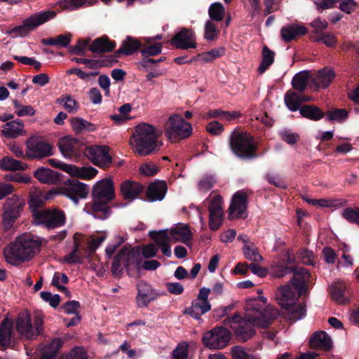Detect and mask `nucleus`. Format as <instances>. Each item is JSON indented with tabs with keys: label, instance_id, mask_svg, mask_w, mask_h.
<instances>
[{
	"label": "nucleus",
	"instance_id": "f257e3e1",
	"mask_svg": "<svg viewBox=\"0 0 359 359\" xmlns=\"http://www.w3.org/2000/svg\"><path fill=\"white\" fill-rule=\"evenodd\" d=\"M278 311L267 304L264 297L249 299L245 306L243 318L238 314L225 320L226 324L243 341H247L255 334V327H267L278 316Z\"/></svg>",
	"mask_w": 359,
	"mask_h": 359
},
{
	"label": "nucleus",
	"instance_id": "f03ea898",
	"mask_svg": "<svg viewBox=\"0 0 359 359\" xmlns=\"http://www.w3.org/2000/svg\"><path fill=\"white\" fill-rule=\"evenodd\" d=\"M41 241L31 233H24L16 238L4 249V256L8 263L16 266L29 261L41 247Z\"/></svg>",
	"mask_w": 359,
	"mask_h": 359
},
{
	"label": "nucleus",
	"instance_id": "7ed1b4c3",
	"mask_svg": "<svg viewBox=\"0 0 359 359\" xmlns=\"http://www.w3.org/2000/svg\"><path fill=\"white\" fill-rule=\"evenodd\" d=\"M114 183L111 177H107L97 181L92 189L93 203L92 214L95 218L105 219L111 213L108 204L115 199Z\"/></svg>",
	"mask_w": 359,
	"mask_h": 359
},
{
	"label": "nucleus",
	"instance_id": "20e7f679",
	"mask_svg": "<svg viewBox=\"0 0 359 359\" xmlns=\"http://www.w3.org/2000/svg\"><path fill=\"white\" fill-rule=\"evenodd\" d=\"M309 278L310 275L305 269H294L290 284L297 294L292 290L289 285L280 287L276 293L278 304L284 309H291L298 297L306 292Z\"/></svg>",
	"mask_w": 359,
	"mask_h": 359
},
{
	"label": "nucleus",
	"instance_id": "39448f33",
	"mask_svg": "<svg viewBox=\"0 0 359 359\" xmlns=\"http://www.w3.org/2000/svg\"><path fill=\"white\" fill-rule=\"evenodd\" d=\"M158 137L153 126L142 123L135 127L130 144L140 156H145L158 149Z\"/></svg>",
	"mask_w": 359,
	"mask_h": 359
},
{
	"label": "nucleus",
	"instance_id": "423d86ee",
	"mask_svg": "<svg viewBox=\"0 0 359 359\" xmlns=\"http://www.w3.org/2000/svg\"><path fill=\"white\" fill-rule=\"evenodd\" d=\"M55 16L56 12L54 11H41L34 13L29 18L24 20L22 25L14 27L8 31L7 33L10 35L14 34L15 36H26L30 32Z\"/></svg>",
	"mask_w": 359,
	"mask_h": 359
},
{
	"label": "nucleus",
	"instance_id": "0eeeda50",
	"mask_svg": "<svg viewBox=\"0 0 359 359\" xmlns=\"http://www.w3.org/2000/svg\"><path fill=\"white\" fill-rule=\"evenodd\" d=\"M43 318L36 316L34 318V325L32 323L31 315L29 313H20L16 322L18 332L27 339L34 340L43 333Z\"/></svg>",
	"mask_w": 359,
	"mask_h": 359
},
{
	"label": "nucleus",
	"instance_id": "6e6552de",
	"mask_svg": "<svg viewBox=\"0 0 359 359\" xmlns=\"http://www.w3.org/2000/svg\"><path fill=\"white\" fill-rule=\"evenodd\" d=\"M230 146L232 151L240 158H252L255 156L252 137L247 133L234 131L231 136Z\"/></svg>",
	"mask_w": 359,
	"mask_h": 359
},
{
	"label": "nucleus",
	"instance_id": "1a4fd4ad",
	"mask_svg": "<svg viewBox=\"0 0 359 359\" xmlns=\"http://www.w3.org/2000/svg\"><path fill=\"white\" fill-rule=\"evenodd\" d=\"M25 205V201L16 195H13L6 199L3 207L4 212L2 214V224L6 230L12 228L20 217Z\"/></svg>",
	"mask_w": 359,
	"mask_h": 359
},
{
	"label": "nucleus",
	"instance_id": "9d476101",
	"mask_svg": "<svg viewBox=\"0 0 359 359\" xmlns=\"http://www.w3.org/2000/svg\"><path fill=\"white\" fill-rule=\"evenodd\" d=\"M149 234L151 238L161 247L162 253L166 257H170L171 249L170 243H175L180 240V223L170 230L151 231Z\"/></svg>",
	"mask_w": 359,
	"mask_h": 359
},
{
	"label": "nucleus",
	"instance_id": "9b49d317",
	"mask_svg": "<svg viewBox=\"0 0 359 359\" xmlns=\"http://www.w3.org/2000/svg\"><path fill=\"white\" fill-rule=\"evenodd\" d=\"M109 149L107 145L86 146L84 155L93 165L102 169H107L112 164V157L109 154Z\"/></svg>",
	"mask_w": 359,
	"mask_h": 359
},
{
	"label": "nucleus",
	"instance_id": "f8f14e48",
	"mask_svg": "<svg viewBox=\"0 0 359 359\" xmlns=\"http://www.w3.org/2000/svg\"><path fill=\"white\" fill-rule=\"evenodd\" d=\"M231 337V332L228 329L216 327L204 334L203 342L209 348L219 349L229 344Z\"/></svg>",
	"mask_w": 359,
	"mask_h": 359
},
{
	"label": "nucleus",
	"instance_id": "ddd939ff",
	"mask_svg": "<svg viewBox=\"0 0 359 359\" xmlns=\"http://www.w3.org/2000/svg\"><path fill=\"white\" fill-rule=\"evenodd\" d=\"M65 222V214L58 208H45L41 213L36 215L35 223L42 224L48 229L61 227Z\"/></svg>",
	"mask_w": 359,
	"mask_h": 359
},
{
	"label": "nucleus",
	"instance_id": "4468645a",
	"mask_svg": "<svg viewBox=\"0 0 359 359\" xmlns=\"http://www.w3.org/2000/svg\"><path fill=\"white\" fill-rule=\"evenodd\" d=\"M27 155L32 158H43L53 154V146L43 137L32 136L26 142Z\"/></svg>",
	"mask_w": 359,
	"mask_h": 359
},
{
	"label": "nucleus",
	"instance_id": "2eb2a0df",
	"mask_svg": "<svg viewBox=\"0 0 359 359\" xmlns=\"http://www.w3.org/2000/svg\"><path fill=\"white\" fill-rule=\"evenodd\" d=\"M58 147L66 158H79L85 154L86 145L82 140L67 135L60 139Z\"/></svg>",
	"mask_w": 359,
	"mask_h": 359
},
{
	"label": "nucleus",
	"instance_id": "dca6fc26",
	"mask_svg": "<svg viewBox=\"0 0 359 359\" xmlns=\"http://www.w3.org/2000/svg\"><path fill=\"white\" fill-rule=\"evenodd\" d=\"M62 182L64 185L59 188L58 193L67 196L75 203L79 202V198H84L88 194V187L76 178L68 179L66 181L63 179Z\"/></svg>",
	"mask_w": 359,
	"mask_h": 359
},
{
	"label": "nucleus",
	"instance_id": "f3484780",
	"mask_svg": "<svg viewBox=\"0 0 359 359\" xmlns=\"http://www.w3.org/2000/svg\"><path fill=\"white\" fill-rule=\"evenodd\" d=\"M137 289L136 300L137 306L140 308L147 307L151 302L155 300L158 296V294L151 286L143 280L137 284Z\"/></svg>",
	"mask_w": 359,
	"mask_h": 359
},
{
	"label": "nucleus",
	"instance_id": "a211bd4d",
	"mask_svg": "<svg viewBox=\"0 0 359 359\" xmlns=\"http://www.w3.org/2000/svg\"><path fill=\"white\" fill-rule=\"evenodd\" d=\"M247 204V195L243 191H237L233 196L231 205L229 209V217L233 219L243 217Z\"/></svg>",
	"mask_w": 359,
	"mask_h": 359
},
{
	"label": "nucleus",
	"instance_id": "6ab92c4d",
	"mask_svg": "<svg viewBox=\"0 0 359 359\" xmlns=\"http://www.w3.org/2000/svg\"><path fill=\"white\" fill-rule=\"evenodd\" d=\"M34 176L40 182L48 184H56L62 183L63 175L50 168L41 167L34 172Z\"/></svg>",
	"mask_w": 359,
	"mask_h": 359
},
{
	"label": "nucleus",
	"instance_id": "aec40b11",
	"mask_svg": "<svg viewBox=\"0 0 359 359\" xmlns=\"http://www.w3.org/2000/svg\"><path fill=\"white\" fill-rule=\"evenodd\" d=\"M329 291L332 299L336 303L342 304L348 301L346 296L347 286L343 280H335L329 287Z\"/></svg>",
	"mask_w": 359,
	"mask_h": 359
},
{
	"label": "nucleus",
	"instance_id": "412c9836",
	"mask_svg": "<svg viewBox=\"0 0 359 359\" xmlns=\"http://www.w3.org/2000/svg\"><path fill=\"white\" fill-rule=\"evenodd\" d=\"M116 43L111 41L107 35L96 38L89 46V50L96 54L109 53L114 50Z\"/></svg>",
	"mask_w": 359,
	"mask_h": 359
},
{
	"label": "nucleus",
	"instance_id": "4be33fe9",
	"mask_svg": "<svg viewBox=\"0 0 359 359\" xmlns=\"http://www.w3.org/2000/svg\"><path fill=\"white\" fill-rule=\"evenodd\" d=\"M143 186L138 182L126 180L121 184V194L125 200L133 201L143 191Z\"/></svg>",
	"mask_w": 359,
	"mask_h": 359
},
{
	"label": "nucleus",
	"instance_id": "5701e85b",
	"mask_svg": "<svg viewBox=\"0 0 359 359\" xmlns=\"http://www.w3.org/2000/svg\"><path fill=\"white\" fill-rule=\"evenodd\" d=\"M165 135L172 142H177L180 140V114L171 115L165 123Z\"/></svg>",
	"mask_w": 359,
	"mask_h": 359
},
{
	"label": "nucleus",
	"instance_id": "b1692460",
	"mask_svg": "<svg viewBox=\"0 0 359 359\" xmlns=\"http://www.w3.org/2000/svg\"><path fill=\"white\" fill-rule=\"evenodd\" d=\"M65 172L72 177H76L83 180H90L96 176L98 171L93 167H77L73 165H64Z\"/></svg>",
	"mask_w": 359,
	"mask_h": 359
},
{
	"label": "nucleus",
	"instance_id": "393cba45",
	"mask_svg": "<svg viewBox=\"0 0 359 359\" xmlns=\"http://www.w3.org/2000/svg\"><path fill=\"white\" fill-rule=\"evenodd\" d=\"M307 29L300 23H292L283 27L280 29L281 36L286 42L291 41L297 36L304 35Z\"/></svg>",
	"mask_w": 359,
	"mask_h": 359
},
{
	"label": "nucleus",
	"instance_id": "a878e982",
	"mask_svg": "<svg viewBox=\"0 0 359 359\" xmlns=\"http://www.w3.org/2000/svg\"><path fill=\"white\" fill-rule=\"evenodd\" d=\"M142 44L138 39L128 36L121 43L120 48L114 52L116 57H121V55H130L137 51Z\"/></svg>",
	"mask_w": 359,
	"mask_h": 359
},
{
	"label": "nucleus",
	"instance_id": "bb28decb",
	"mask_svg": "<svg viewBox=\"0 0 359 359\" xmlns=\"http://www.w3.org/2000/svg\"><path fill=\"white\" fill-rule=\"evenodd\" d=\"M167 191V184L165 181H156L149 184L146 196L151 202L161 201Z\"/></svg>",
	"mask_w": 359,
	"mask_h": 359
},
{
	"label": "nucleus",
	"instance_id": "cd10ccee",
	"mask_svg": "<svg viewBox=\"0 0 359 359\" xmlns=\"http://www.w3.org/2000/svg\"><path fill=\"white\" fill-rule=\"evenodd\" d=\"M334 77V72L331 69L324 68L319 70L315 77L312 76L314 90L318 88H326L328 87Z\"/></svg>",
	"mask_w": 359,
	"mask_h": 359
},
{
	"label": "nucleus",
	"instance_id": "c85d7f7f",
	"mask_svg": "<svg viewBox=\"0 0 359 359\" xmlns=\"http://www.w3.org/2000/svg\"><path fill=\"white\" fill-rule=\"evenodd\" d=\"M126 250L124 255V267L127 269L128 273L133 269L139 270L142 266V259L140 253L133 249L128 250L126 247L123 248Z\"/></svg>",
	"mask_w": 359,
	"mask_h": 359
},
{
	"label": "nucleus",
	"instance_id": "c756f323",
	"mask_svg": "<svg viewBox=\"0 0 359 359\" xmlns=\"http://www.w3.org/2000/svg\"><path fill=\"white\" fill-rule=\"evenodd\" d=\"M312 348L320 349H329L332 346L330 337L325 332H317L313 334L309 340Z\"/></svg>",
	"mask_w": 359,
	"mask_h": 359
},
{
	"label": "nucleus",
	"instance_id": "7c9ffc66",
	"mask_svg": "<svg viewBox=\"0 0 359 359\" xmlns=\"http://www.w3.org/2000/svg\"><path fill=\"white\" fill-rule=\"evenodd\" d=\"M13 323L8 318H4L0 325V345L4 348H8L12 340Z\"/></svg>",
	"mask_w": 359,
	"mask_h": 359
},
{
	"label": "nucleus",
	"instance_id": "2f4dec72",
	"mask_svg": "<svg viewBox=\"0 0 359 359\" xmlns=\"http://www.w3.org/2000/svg\"><path fill=\"white\" fill-rule=\"evenodd\" d=\"M226 49L223 46L212 48L208 51L203 52L196 56V60L203 63L212 62L217 58L224 55Z\"/></svg>",
	"mask_w": 359,
	"mask_h": 359
},
{
	"label": "nucleus",
	"instance_id": "473e14b6",
	"mask_svg": "<svg viewBox=\"0 0 359 359\" xmlns=\"http://www.w3.org/2000/svg\"><path fill=\"white\" fill-rule=\"evenodd\" d=\"M81 233H76L73 236L74 245L72 252L64 257V261L69 264L76 263H82V258L79 255L80 253V243L79 238Z\"/></svg>",
	"mask_w": 359,
	"mask_h": 359
},
{
	"label": "nucleus",
	"instance_id": "72a5a7b5",
	"mask_svg": "<svg viewBox=\"0 0 359 359\" xmlns=\"http://www.w3.org/2000/svg\"><path fill=\"white\" fill-rule=\"evenodd\" d=\"M196 47L195 32L190 29L181 28V49L196 48Z\"/></svg>",
	"mask_w": 359,
	"mask_h": 359
},
{
	"label": "nucleus",
	"instance_id": "f704fd0d",
	"mask_svg": "<svg viewBox=\"0 0 359 359\" xmlns=\"http://www.w3.org/2000/svg\"><path fill=\"white\" fill-rule=\"evenodd\" d=\"M310 82H312L311 73L309 71H302L294 75L292 84L295 89L303 91Z\"/></svg>",
	"mask_w": 359,
	"mask_h": 359
},
{
	"label": "nucleus",
	"instance_id": "c9c22d12",
	"mask_svg": "<svg viewBox=\"0 0 359 359\" xmlns=\"http://www.w3.org/2000/svg\"><path fill=\"white\" fill-rule=\"evenodd\" d=\"M97 3V0H60L57 4L60 9L74 11L85 6H92Z\"/></svg>",
	"mask_w": 359,
	"mask_h": 359
},
{
	"label": "nucleus",
	"instance_id": "e433bc0d",
	"mask_svg": "<svg viewBox=\"0 0 359 359\" xmlns=\"http://www.w3.org/2000/svg\"><path fill=\"white\" fill-rule=\"evenodd\" d=\"M72 35L70 34H60L56 37H50L42 39L41 43L45 46H57L59 48H66L71 41Z\"/></svg>",
	"mask_w": 359,
	"mask_h": 359
},
{
	"label": "nucleus",
	"instance_id": "4c0bfd02",
	"mask_svg": "<svg viewBox=\"0 0 359 359\" xmlns=\"http://www.w3.org/2000/svg\"><path fill=\"white\" fill-rule=\"evenodd\" d=\"M71 126L76 134H80L85 131L93 132L95 130L94 124L84 120L82 118L74 117L70 120Z\"/></svg>",
	"mask_w": 359,
	"mask_h": 359
},
{
	"label": "nucleus",
	"instance_id": "58836bf2",
	"mask_svg": "<svg viewBox=\"0 0 359 359\" xmlns=\"http://www.w3.org/2000/svg\"><path fill=\"white\" fill-rule=\"evenodd\" d=\"M6 126L3 134L8 138H16L21 134L24 125L21 120L17 119L6 123Z\"/></svg>",
	"mask_w": 359,
	"mask_h": 359
},
{
	"label": "nucleus",
	"instance_id": "ea45409f",
	"mask_svg": "<svg viewBox=\"0 0 359 359\" xmlns=\"http://www.w3.org/2000/svg\"><path fill=\"white\" fill-rule=\"evenodd\" d=\"M275 53L264 46L262 51V61L258 67V72L263 74L273 63Z\"/></svg>",
	"mask_w": 359,
	"mask_h": 359
},
{
	"label": "nucleus",
	"instance_id": "a19ab883",
	"mask_svg": "<svg viewBox=\"0 0 359 359\" xmlns=\"http://www.w3.org/2000/svg\"><path fill=\"white\" fill-rule=\"evenodd\" d=\"M304 200L309 204L314 205L318 208H337L339 206L341 203L338 199L334 198H320L314 199L304 197Z\"/></svg>",
	"mask_w": 359,
	"mask_h": 359
},
{
	"label": "nucleus",
	"instance_id": "79ce46f5",
	"mask_svg": "<svg viewBox=\"0 0 359 359\" xmlns=\"http://www.w3.org/2000/svg\"><path fill=\"white\" fill-rule=\"evenodd\" d=\"M0 168L5 170H24L27 168V165L20 161L6 156L0 161Z\"/></svg>",
	"mask_w": 359,
	"mask_h": 359
},
{
	"label": "nucleus",
	"instance_id": "37998d69",
	"mask_svg": "<svg viewBox=\"0 0 359 359\" xmlns=\"http://www.w3.org/2000/svg\"><path fill=\"white\" fill-rule=\"evenodd\" d=\"M301 115L313 121H318L324 116L320 108L314 105H304L299 109Z\"/></svg>",
	"mask_w": 359,
	"mask_h": 359
},
{
	"label": "nucleus",
	"instance_id": "c03bdc74",
	"mask_svg": "<svg viewBox=\"0 0 359 359\" xmlns=\"http://www.w3.org/2000/svg\"><path fill=\"white\" fill-rule=\"evenodd\" d=\"M243 251L245 257L254 263L260 262L263 260L262 257L253 243H246V245H244L243 248Z\"/></svg>",
	"mask_w": 359,
	"mask_h": 359
},
{
	"label": "nucleus",
	"instance_id": "a18cd8bd",
	"mask_svg": "<svg viewBox=\"0 0 359 359\" xmlns=\"http://www.w3.org/2000/svg\"><path fill=\"white\" fill-rule=\"evenodd\" d=\"M57 102L63 104L69 113H75L79 109V103L71 95H63L57 100Z\"/></svg>",
	"mask_w": 359,
	"mask_h": 359
},
{
	"label": "nucleus",
	"instance_id": "49530a36",
	"mask_svg": "<svg viewBox=\"0 0 359 359\" xmlns=\"http://www.w3.org/2000/svg\"><path fill=\"white\" fill-rule=\"evenodd\" d=\"M285 102L288 109L292 111L299 109L301 104L299 93L288 91L285 95Z\"/></svg>",
	"mask_w": 359,
	"mask_h": 359
},
{
	"label": "nucleus",
	"instance_id": "de8ad7c7",
	"mask_svg": "<svg viewBox=\"0 0 359 359\" xmlns=\"http://www.w3.org/2000/svg\"><path fill=\"white\" fill-rule=\"evenodd\" d=\"M219 34V31L213 22L210 20L205 22L203 37L207 41L211 42L217 40Z\"/></svg>",
	"mask_w": 359,
	"mask_h": 359
},
{
	"label": "nucleus",
	"instance_id": "09e8293b",
	"mask_svg": "<svg viewBox=\"0 0 359 359\" xmlns=\"http://www.w3.org/2000/svg\"><path fill=\"white\" fill-rule=\"evenodd\" d=\"M215 182L216 180L213 175H205L199 180L198 190L201 193H206L213 187Z\"/></svg>",
	"mask_w": 359,
	"mask_h": 359
},
{
	"label": "nucleus",
	"instance_id": "8fccbe9b",
	"mask_svg": "<svg viewBox=\"0 0 359 359\" xmlns=\"http://www.w3.org/2000/svg\"><path fill=\"white\" fill-rule=\"evenodd\" d=\"M224 7L221 3H214L209 8V16L215 21L222 20L224 15Z\"/></svg>",
	"mask_w": 359,
	"mask_h": 359
},
{
	"label": "nucleus",
	"instance_id": "3c124183",
	"mask_svg": "<svg viewBox=\"0 0 359 359\" xmlns=\"http://www.w3.org/2000/svg\"><path fill=\"white\" fill-rule=\"evenodd\" d=\"M208 200L210 201L208 206L209 212H224L223 201L219 195L211 194Z\"/></svg>",
	"mask_w": 359,
	"mask_h": 359
},
{
	"label": "nucleus",
	"instance_id": "603ef678",
	"mask_svg": "<svg viewBox=\"0 0 359 359\" xmlns=\"http://www.w3.org/2000/svg\"><path fill=\"white\" fill-rule=\"evenodd\" d=\"M126 250L123 248L114 257L113 262L111 264V272L114 276H118L122 272L121 266L123 264L124 265V255Z\"/></svg>",
	"mask_w": 359,
	"mask_h": 359
},
{
	"label": "nucleus",
	"instance_id": "864d4df0",
	"mask_svg": "<svg viewBox=\"0 0 359 359\" xmlns=\"http://www.w3.org/2000/svg\"><path fill=\"white\" fill-rule=\"evenodd\" d=\"M116 62V60L112 58H108L106 60L88 59L86 65L89 69H97L102 67H111L113 63H115Z\"/></svg>",
	"mask_w": 359,
	"mask_h": 359
},
{
	"label": "nucleus",
	"instance_id": "5fc2aeb1",
	"mask_svg": "<svg viewBox=\"0 0 359 359\" xmlns=\"http://www.w3.org/2000/svg\"><path fill=\"white\" fill-rule=\"evenodd\" d=\"M148 46L140 50L143 57L154 56L161 53L162 45L161 43H147Z\"/></svg>",
	"mask_w": 359,
	"mask_h": 359
},
{
	"label": "nucleus",
	"instance_id": "6e6d98bb",
	"mask_svg": "<svg viewBox=\"0 0 359 359\" xmlns=\"http://www.w3.org/2000/svg\"><path fill=\"white\" fill-rule=\"evenodd\" d=\"M43 205L42 200L39 199L38 197L32 196L30 201L29 202V208L32 212V215L34 221H36V215L38 213H41L45 208H41V207Z\"/></svg>",
	"mask_w": 359,
	"mask_h": 359
},
{
	"label": "nucleus",
	"instance_id": "4d7b16f0",
	"mask_svg": "<svg viewBox=\"0 0 359 359\" xmlns=\"http://www.w3.org/2000/svg\"><path fill=\"white\" fill-rule=\"evenodd\" d=\"M327 119L331 121H341L347 118L348 112L343 109L330 110L326 113Z\"/></svg>",
	"mask_w": 359,
	"mask_h": 359
},
{
	"label": "nucleus",
	"instance_id": "13d9d810",
	"mask_svg": "<svg viewBox=\"0 0 359 359\" xmlns=\"http://www.w3.org/2000/svg\"><path fill=\"white\" fill-rule=\"evenodd\" d=\"M195 349L194 343L181 342V359H192Z\"/></svg>",
	"mask_w": 359,
	"mask_h": 359
},
{
	"label": "nucleus",
	"instance_id": "bf43d9fd",
	"mask_svg": "<svg viewBox=\"0 0 359 359\" xmlns=\"http://www.w3.org/2000/svg\"><path fill=\"white\" fill-rule=\"evenodd\" d=\"M224 212H209V226L213 230H217L222 225Z\"/></svg>",
	"mask_w": 359,
	"mask_h": 359
},
{
	"label": "nucleus",
	"instance_id": "052dcab7",
	"mask_svg": "<svg viewBox=\"0 0 359 359\" xmlns=\"http://www.w3.org/2000/svg\"><path fill=\"white\" fill-rule=\"evenodd\" d=\"M193 238V231L186 224H181V243L191 247Z\"/></svg>",
	"mask_w": 359,
	"mask_h": 359
},
{
	"label": "nucleus",
	"instance_id": "680f3d73",
	"mask_svg": "<svg viewBox=\"0 0 359 359\" xmlns=\"http://www.w3.org/2000/svg\"><path fill=\"white\" fill-rule=\"evenodd\" d=\"M41 299L48 302L50 306L53 308H57L60 302V297L59 294H52L50 292L43 291L40 293Z\"/></svg>",
	"mask_w": 359,
	"mask_h": 359
},
{
	"label": "nucleus",
	"instance_id": "e2e57ef3",
	"mask_svg": "<svg viewBox=\"0 0 359 359\" xmlns=\"http://www.w3.org/2000/svg\"><path fill=\"white\" fill-rule=\"evenodd\" d=\"M342 216L348 222L359 224V208H346L344 210Z\"/></svg>",
	"mask_w": 359,
	"mask_h": 359
},
{
	"label": "nucleus",
	"instance_id": "0e129e2a",
	"mask_svg": "<svg viewBox=\"0 0 359 359\" xmlns=\"http://www.w3.org/2000/svg\"><path fill=\"white\" fill-rule=\"evenodd\" d=\"M125 241L122 236H117L114 238V243L107 246L105 253L107 259H109L112 257L116 249Z\"/></svg>",
	"mask_w": 359,
	"mask_h": 359
},
{
	"label": "nucleus",
	"instance_id": "69168bd1",
	"mask_svg": "<svg viewBox=\"0 0 359 359\" xmlns=\"http://www.w3.org/2000/svg\"><path fill=\"white\" fill-rule=\"evenodd\" d=\"M88 40L79 39L75 46H72L69 50L71 54L83 55L84 50L88 46Z\"/></svg>",
	"mask_w": 359,
	"mask_h": 359
},
{
	"label": "nucleus",
	"instance_id": "338daca9",
	"mask_svg": "<svg viewBox=\"0 0 359 359\" xmlns=\"http://www.w3.org/2000/svg\"><path fill=\"white\" fill-rule=\"evenodd\" d=\"M232 356L233 359H256L253 355L248 353L244 348L241 346H235L231 348Z\"/></svg>",
	"mask_w": 359,
	"mask_h": 359
},
{
	"label": "nucleus",
	"instance_id": "774afa93",
	"mask_svg": "<svg viewBox=\"0 0 359 359\" xmlns=\"http://www.w3.org/2000/svg\"><path fill=\"white\" fill-rule=\"evenodd\" d=\"M86 352L82 347L74 348L67 355L66 359H86Z\"/></svg>",
	"mask_w": 359,
	"mask_h": 359
}]
</instances>
